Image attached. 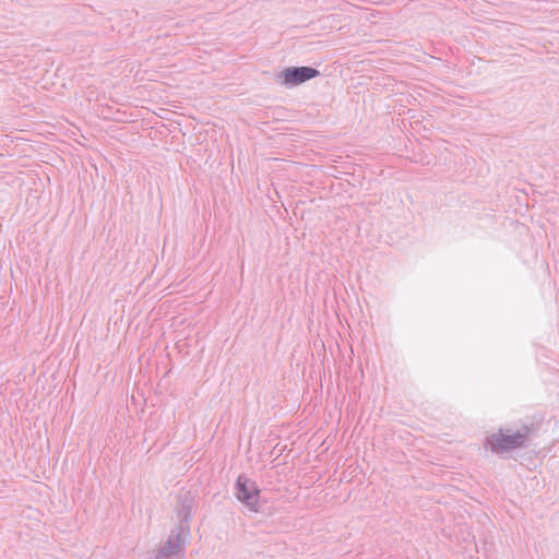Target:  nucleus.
<instances>
[{"label": "nucleus", "instance_id": "5", "mask_svg": "<svg viewBox=\"0 0 559 559\" xmlns=\"http://www.w3.org/2000/svg\"><path fill=\"white\" fill-rule=\"evenodd\" d=\"M189 534L190 533H186V531H180V526L176 525V527L171 530L167 540L157 550L156 559L169 558L177 555L181 549L183 539Z\"/></svg>", "mask_w": 559, "mask_h": 559}, {"label": "nucleus", "instance_id": "4", "mask_svg": "<svg viewBox=\"0 0 559 559\" xmlns=\"http://www.w3.org/2000/svg\"><path fill=\"white\" fill-rule=\"evenodd\" d=\"M194 507V495L190 490H179L177 495L176 512L178 518L177 525L180 526V531H186V533H190V521Z\"/></svg>", "mask_w": 559, "mask_h": 559}, {"label": "nucleus", "instance_id": "3", "mask_svg": "<svg viewBox=\"0 0 559 559\" xmlns=\"http://www.w3.org/2000/svg\"><path fill=\"white\" fill-rule=\"evenodd\" d=\"M320 75L313 67H287L276 74V82L285 87H295Z\"/></svg>", "mask_w": 559, "mask_h": 559}, {"label": "nucleus", "instance_id": "1", "mask_svg": "<svg viewBox=\"0 0 559 559\" xmlns=\"http://www.w3.org/2000/svg\"><path fill=\"white\" fill-rule=\"evenodd\" d=\"M234 495L250 512L259 513L261 511V489L246 474H240L237 477Z\"/></svg>", "mask_w": 559, "mask_h": 559}, {"label": "nucleus", "instance_id": "2", "mask_svg": "<svg viewBox=\"0 0 559 559\" xmlns=\"http://www.w3.org/2000/svg\"><path fill=\"white\" fill-rule=\"evenodd\" d=\"M528 437V429L524 427V432L516 431L512 435L503 433L502 429L486 437L484 447L492 453H504L511 450L523 448Z\"/></svg>", "mask_w": 559, "mask_h": 559}]
</instances>
